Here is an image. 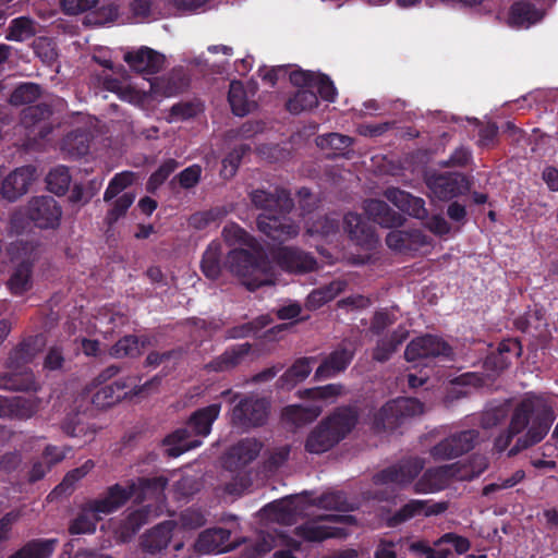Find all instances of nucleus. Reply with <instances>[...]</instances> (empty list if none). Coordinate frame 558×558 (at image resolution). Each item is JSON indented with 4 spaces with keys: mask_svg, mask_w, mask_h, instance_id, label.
Instances as JSON below:
<instances>
[{
    "mask_svg": "<svg viewBox=\"0 0 558 558\" xmlns=\"http://www.w3.org/2000/svg\"><path fill=\"white\" fill-rule=\"evenodd\" d=\"M397 322V316L389 308L376 311L371 319L369 331L375 336H380L384 331Z\"/></svg>",
    "mask_w": 558,
    "mask_h": 558,
    "instance_id": "62",
    "label": "nucleus"
},
{
    "mask_svg": "<svg viewBox=\"0 0 558 558\" xmlns=\"http://www.w3.org/2000/svg\"><path fill=\"white\" fill-rule=\"evenodd\" d=\"M448 509L447 502H433L428 500L412 499L403 505L387 518L389 527H397L414 517L423 514L424 517L438 515Z\"/></svg>",
    "mask_w": 558,
    "mask_h": 558,
    "instance_id": "16",
    "label": "nucleus"
},
{
    "mask_svg": "<svg viewBox=\"0 0 558 558\" xmlns=\"http://www.w3.org/2000/svg\"><path fill=\"white\" fill-rule=\"evenodd\" d=\"M222 236L229 246L243 245L254 248L256 245V240L235 222H230L223 227Z\"/></svg>",
    "mask_w": 558,
    "mask_h": 558,
    "instance_id": "49",
    "label": "nucleus"
},
{
    "mask_svg": "<svg viewBox=\"0 0 558 558\" xmlns=\"http://www.w3.org/2000/svg\"><path fill=\"white\" fill-rule=\"evenodd\" d=\"M27 213L33 225L41 230H56L62 217L59 203L49 195L32 197L27 204Z\"/></svg>",
    "mask_w": 558,
    "mask_h": 558,
    "instance_id": "12",
    "label": "nucleus"
},
{
    "mask_svg": "<svg viewBox=\"0 0 558 558\" xmlns=\"http://www.w3.org/2000/svg\"><path fill=\"white\" fill-rule=\"evenodd\" d=\"M175 525L174 521L167 520L147 531L141 537V548L143 553L156 555L165 550L172 538Z\"/></svg>",
    "mask_w": 558,
    "mask_h": 558,
    "instance_id": "25",
    "label": "nucleus"
},
{
    "mask_svg": "<svg viewBox=\"0 0 558 558\" xmlns=\"http://www.w3.org/2000/svg\"><path fill=\"white\" fill-rule=\"evenodd\" d=\"M458 463L427 469L415 483V493H433L442 489L450 478L458 477Z\"/></svg>",
    "mask_w": 558,
    "mask_h": 558,
    "instance_id": "22",
    "label": "nucleus"
},
{
    "mask_svg": "<svg viewBox=\"0 0 558 558\" xmlns=\"http://www.w3.org/2000/svg\"><path fill=\"white\" fill-rule=\"evenodd\" d=\"M228 101L233 114L244 117L251 111V102L247 99L244 85L240 81H232L229 86Z\"/></svg>",
    "mask_w": 558,
    "mask_h": 558,
    "instance_id": "44",
    "label": "nucleus"
},
{
    "mask_svg": "<svg viewBox=\"0 0 558 558\" xmlns=\"http://www.w3.org/2000/svg\"><path fill=\"white\" fill-rule=\"evenodd\" d=\"M452 349L448 342L437 336L424 335L411 340L405 350L404 359L416 362L435 357H449Z\"/></svg>",
    "mask_w": 558,
    "mask_h": 558,
    "instance_id": "13",
    "label": "nucleus"
},
{
    "mask_svg": "<svg viewBox=\"0 0 558 558\" xmlns=\"http://www.w3.org/2000/svg\"><path fill=\"white\" fill-rule=\"evenodd\" d=\"M7 254L12 265L33 270L41 256V245L38 241L19 239L8 245Z\"/></svg>",
    "mask_w": 558,
    "mask_h": 558,
    "instance_id": "23",
    "label": "nucleus"
},
{
    "mask_svg": "<svg viewBox=\"0 0 558 558\" xmlns=\"http://www.w3.org/2000/svg\"><path fill=\"white\" fill-rule=\"evenodd\" d=\"M10 369V372L0 375V389L25 392H36L39 389L34 372L31 368Z\"/></svg>",
    "mask_w": 558,
    "mask_h": 558,
    "instance_id": "29",
    "label": "nucleus"
},
{
    "mask_svg": "<svg viewBox=\"0 0 558 558\" xmlns=\"http://www.w3.org/2000/svg\"><path fill=\"white\" fill-rule=\"evenodd\" d=\"M40 350L38 337L23 339L9 354L8 368H22L29 364Z\"/></svg>",
    "mask_w": 558,
    "mask_h": 558,
    "instance_id": "35",
    "label": "nucleus"
},
{
    "mask_svg": "<svg viewBox=\"0 0 558 558\" xmlns=\"http://www.w3.org/2000/svg\"><path fill=\"white\" fill-rule=\"evenodd\" d=\"M357 422L359 413L355 408H337L310 432L304 445L305 450L313 454L329 451L354 429Z\"/></svg>",
    "mask_w": 558,
    "mask_h": 558,
    "instance_id": "3",
    "label": "nucleus"
},
{
    "mask_svg": "<svg viewBox=\"0 0 558 558\" xmlns=\"http://www.w3.org/2000/svg\"><path fill=\"white\" fill-rule=\"evenodd\" d=\"M223 265L250 291H256L260 287L274 283L269 260L260 251L230 250Z\"/></svg>",
    "mask_w": 558,
    "mask_h": 558,
    "instance_id": "6",
    "label": "nucleus"
},
{
    "mask_svg": "<svg viewBox=\"0 0 558 558\" xmlns=\"http://www.w3.org/2000/svg\"><path fill=\"white\" fill-rule=\"evenodd\" d=\"M124 61L129 66L141 74L153 75L158 73L165 63L163 54L143 46L136 51H129L124 54Z\"/></svg>",
    "mask_w": 558,
    "mask_h": 558,
    "instance_id": "21",
    "label": "nucleus"
},
{
    "mask_svg": "<svg viewBox=\"0 0 558 558\" xmlns=\"http://www.w3.org/2000/svg\"><path fill=\"white\" fill-rule=\"evenodd\" d=\"M222 245L218 241H211L205 250L202 260L201 269L204 276L210 280H216L220 277L222 268L221 262Z\"/></svg>",
    "mask_w": 558,
    "mask_h": 558,
    "instance_id": "39",
    "label": "nucleus"
},
{
    "mask_svg": "<svg viewBox=\"0 0 558 558\" xmlns=\"http://www.w3.org/2000/svg\"><path fill=\"white\" fill-rule=\"evenodd\" d=\"M35 25V21L29 16L15 17L10 22L5 38L17 43L29 39L36 35Z\"/></svg>",
    "mask_w": 558,
    "mask_h": 558,
    "instance_id": "46",
    "label": "nucleus"
},
{
    "mask_svg": "<svg viewBox=\"0 0 558 558\" xmlns=\"http://www.w3.org/2000/svg\"><path fill=\"white\" fill-rule=\"evenodd\" d=\"M314 357L298 359L279 378L281 388L291 389L296 384L303 381L312 372Z\"/></svg>",
    "mask_w": 558,
    "mask_h": 558,
    "instance_id": "40",
    "label": "nucleus"
},
{
    "mask_svg": "<svg viewBox=\"0 0 558 558\" xmlns=\"http://www.w3.org/2000/svg\"><path fill=\"white\" fill-rule=\"evenodd\" d=\"M220 410V403H211L194 411L185 426L175 429L162 440L163 446L167 447V454L178 458L182 453L202 446V438L210 434Z\"/></svg>",
    "mask_w": 558,
    "mask_h": 558,
    "instance_id": "4",
    "label": "nucleus"
},
{
    "mask_svg": "<svg viewBox=\"0 0 558 558\" xmlns=\"http://www.w3.org/2000/svg\"><path fill=\"white\" fill-rule=\"evenodd\" d=\"M135 179L136 175L132 171L116 173L109 181V184L104 193V201L108 203L116 198L123 190L131 186Z\"/></svg>",
    "mask_w": 558,
    "mask_h": 558,
    "instance_id": "54",
    "label": "nucleus"
},
{
    "mask_svg": "<svg viewBox=\"0 0 558 558\" xmlns=\"http://www.w3.org/2000/svg\"><path fill=\"white\" fill-rule=\"evenodd\" d=\"M271 256L275 263L287 272L306 274L317 267L314 255L294 246H279L271 252Z\"/></svg>",
    "mask_w": 558,
    "mask_h": 558,
    "instance_id": "15",
    "label": "nucleus"
},
{
    "mask_svg": "<svg viewBox=\"0 0 558 558\" xmlns=\"http://www.w3.org/2000/svg\"><path fill=\"white\" fill-rule=\"evenodd\" d=\"M89 134L84 129H76L66 134L63 147L75 157H83L89 150Z\"/></svg>",
    "mask_w": 558,
    "mask_h": 558,
    "instance_id": "47",
    "label": "nucleus"
},
{
    "mask_svg": "<svg viewBox=\"0 0 558 558\" xmlns=\"http://www.w3.org/2000/svg\"><path fill=\"white\" fill-rule=\"evenodd\" d=\"M136 492L134 482L126 486L120 484L111 485L104 496L93 499L86 504L84 510L71 521L69 533L71 535L90 534L96 531L97 521L101 514H110L123 507Z\"/></svg>",
    "mask_w": 558,
    "mask_h": 558,
    "instance_id": "5",
    "label": "nucleus"
},
{
    "mask_svg": "<svg viewBox=\"0 0 558 558\" xmlns=\"http://www.w3.org/2000/svg\"><path fill=\"white\" fill-rule=\"evenodd\" d=\"M7 288L15 296L24 295L33 288V270L24 266L13 265L12 272L7 281Z\"/></svg>",
    "mask_w": 558,
    "mask_h": 558,
    "instance_id": "43",
    "label": "nucleus"
},
{
    "mask_svg": "<svg viewBox=\"0 0 558 558\" xmlns=\"http://www.w3.org/2000/svg\"><path fill=\"white\" fill-rule=\"evenodd\" d=\"M318 106V96L315 92L306 88L298 89L286 101V109L292 114L308 111Z\"/></svg>",
    "mask_w": 558,
    "mask_h": 558,
    "instance_id": "42",
    "label": "nucleus"
},
{
    "mask_svg": "<svg viewBox=\"0 0 558 558\" xmlns=\"http://www.w3.org/2000/svg\"><path fill=\"white\" fill-rule=\"evenodd\" d=\"M51 116V106L40 102L24 108L21 113V122L26 129H32L37 124L45 123L39 130L40 137H45L51 131L50 125L47 123Z\"/></svg>",
    "mask_w": 558,
    "mask_h": 558,
    "instance_id": "36",
    "label": "nucleus"
},
{
    "mask_svg": "<svg viewBox=\"0 0 558 558\" xmlns=\"http://www.w3.org/2000/svg\"><path fill=\"white\" fill-rule=\"evenodd\" d=\"M544 12L526 0L515 1L509 9L508 23L514 27H530L539 22Z\"/></svg>",
    "mask_w": 558,
    "mask_h": 558,
    "instance_id": "31",
    "label": "nucleus"
},
{
    "mask_svg": "<svg viewBox=\"0 0 558 558\" xmlns=\"http://www.w3.org/2000/svg\"><path fill=\"white\" fill-rule=\"evenodd\" d=\"M269 507L275 511V518L278 522L287 525H291L295 522L299 510L294 504L293 497L272 502Z\"/></svg>",
    "mask_w": 558,
    "mask_h": 558,
    "instance_id": "58",
    "label": "nucleus"
},
{
    "mask_svg": "<svg viewBox=\"0 0 558 558\" xmlns=\"http://www.w3.org/2000/svg\"><path fill=\"white\" fill-rule=\"evenodd\" d=\"M93 466V461L88 460L82 466L71 470L65 474L63 481L54 488L53 492L72 490L75 483L86 476Z\"/></svg>",
    "mask_w": 558,
    "mask_h": 558,
    "instance_id": "64",
    "label": "nucleus"
},
{
    "mask_svg": "<svg viewBox=\"0 0 558 558\" xmlns=\"http://www.w3.org/2000/svg\"><path fill=\"white\" fill-rule=\"evenodd\" d=\"M354 355V345L351 342L342 341L317 367L315 377L326 378L343 372L350 365Z\"/></svg>",
    "mask_w": 558,
    "mask_h": 558,
    "instance_id": "20",
    "label": "nucleus"
},
{
    "mask_svg": "<svg viewBox=\"0 0 558 558\" xmlns=\"http://www.w3.org/2000/svg\"><path fill=\"white\" fill-rule=\"evenodd\" d=\"M57 544L58 539L56 538H34L26 542L8 558H50Z\"/></svg>",
    "mask_w": 558,
    "mask_h": 558,
    "instance_id": "38",
    "label": "nucleus"
},
{
    "mask_svg": "<svg viewBox=\"0 0 558 558\" xmlns=\"http://www.w3.org/2000/svg\"><path fill=\"white\" fill-rule=\"evenodd\" d=\"M126 388V383L121 380L101 386L93 395L92 403L98 409L110 408L129 395V392L125 391Z\"/></svg>",
    "mask_w": 558,
    "mask_h": 558,
    "instance_id": "37",
    "label": "nucleus"
},
{
    "mask_svg": "<svg viewBox=\"0 0 558 558\" xmlns=\"http://www.w3.org/2000/svg\"><path fill=\"white\" fill-rule=\"evenodd\" d=\"M497 353V356H495L497 360L495 362V367L498 369H504L510 364V361L505 357V354L513 353L515 357H520L523 353V347L521 341L517 338L504 339L498 344Z\"/></svg>",
    "mask_w": 558,
    "mask_h": 558,
    "instance_id": "57",
    "label": "nucleus"
},
{
    "mask_svg": "<svg viewBox=\"0 0 558 558\" xmlns=\"http://www.w3.org/2000/svg\"><path fill=\"white\" fill-rule=\"evenodd\" d=\"M509 412L508 402H504L497 405L487 407L480 418L481 426L483 428H493L499 425L502 421L506 420Z\"/></svg>",
    "mask_w": 558,
    "mask_h": 558,
    "instance_id": "59",
    "label": "nucleus"
},
{
    "mask_svg": "<svg viewBox=\"0 0 558 558\" xmlns=\"http://www.w3.org/2000/svg\"><path fill=\"white\" fill-rule=\"evenodd\" d=\"M190 84V78L182 68L173 69L165 76L157 77L151 83V89L156 94L170 97L183 92Z\"/></svg>",
    "mask_w": 558,
    "mask_h": 558,
    "instance_id": "33",
    "label": "nucleus"
},
{
    "mask_svg": "<svg viewBox=\"0 0 558 558\" xmlns=\"http://www.w3.org/2000/svg\"><path fill=\"white\" fill-rule=\"evenodd\" d=\"M36 168L23 166L9 173L1 184V195L9 202H15L27 193L29 185L35 180Z\"/></svg>",
    "mask_w": 558,
    "mask_h": 558,
    "instance_id": "17",
    "label": "nucleus"
},
{
    "mask_svg": "<svg viewBox=\"0 0 558 558\" xmlns=\"http://www.w3.org/2000/svg\"><path fill=\"white\" fill-rule=\"evenodd\" d=\"M353 520L352 515L342 514H325L317 515L294 529L296 536L306 542H323L328 538H341L345 536L342 527L328 526L320 524L323 521L327 522H348Z\"/></svg>",
    "mask_w": 558,
    "mask_h": 558,
    "instance_id": "9",
    "label": "nucleus"
},
{
    "mask_svg": "<svg viewBox=\"0 0 558 558\" xmlns=\"http://www.w3.org/2000/svg\"><path fill=\"white\" fill-rule=\"evenodd\" d=\"M253 206L262 214L256 219L258 230L272 241L283 243L300 232L299 225L289 217L294 208L291 193L281 186L259 187L250 193Z\"/></svg>",
    "mask_w": 558,
    "mask_h": 558,
    "instance_id": "2",
    "label": "nucleus"
},
{
    "mask_svg": "<svg viewBox=\"0 0 558 558\" xmlns=\"http://www.w3.org/2000/svg\"><path fill=\"white\" fill-rule=\"evenodd\" d=\"M149 510L146 507L131 511L122 521L121 529L129 535L136 534L148 521Z\"/></svg>",
    "mask_w": 558,
    "mask_h": 558,
    "instance_id": "60",
    "label": "nucleus"
},
{
    "mask_svg": "<svg viewBox=\"0 0 558 558\" xmlns=\"http://www.w3.org/2000/svg\"><path fill=\"white\" fill-rule=\"evenodd\" d=\"M202 168L198 165H192L184 170H182L179 174H177L171 181L170 185L174 189V185L178 183L182 189L190 190L194 187L201 180Z\"/></svg>",
    "mask_w": 558,
    "mask_h": 558,
    "instance_id": "63",
    "label": "nucleus"
},
{
    "mask_svg": "<svg viewBox=\"0 0 558 558\" xmlns=\"http://www.w3.org/2000/svg\"><path fill=\"white\" fill-rule=\"evenodd\" d=\"M231 532L223 527H213L203 531L196 542L195 549L199 554H220L232 548Z\"/></svg>",
    "mask_w": 558,
    "mask_h": 558,
    "instance_id": "26",
    "label": "nucleus"
},
{
    "mask_svg": "<svg viewBox=\"0 0 558 558\" xmlns=\"http://www.w3.org/2000/svg\"><path fill=\"white\" fill-rule=\"evenodd\" d=\"M41 92V86L37 83H20L11 93L9 102L15 107L31 105L40 98Z\"/></svg>",
    "mask_w": 558,
    "mask_h": 558,
    "instance_id": "45",
    "label": "nucleus"
},
{
    "mask_svg": "<svg viewBox=\"0 0 558 558\" xmlns=\"http://www.w3.org/2000/svg\"><path fill=\"white\" fill-rule=\"evenodd\" d=\"M204 111V104L201 99L180 101L170 108V118L172 121H185L197 117Z\"/></svg>",
    "mask_w": 558,
    "mask_h": 558,
    "instance_id": "50",
    "label": "nucleus"
},
{
    "mask_svg": "<svg viewBox=\"0 0 558 558\" xmlns=\"http://www.w3.org/2000/svg\"><path fill=\"white\" fill-rule=\"evenodd\" d=\"M343 229L351 241L365 248H373L377 242L375 228L360 214L348 213L343 217Z\"/></svg>",
    "mask_w": 558,
    "mask_h": 558,
    "instance_id": "18",
    "label": "nucleus"
},
{
    "mask_svg": "<svg viewBox=\"0 0 558 558\" xmlns=\"http://www.w3.org/2000/svg\"><path fill=\"white\" fill-rule=\"evenodd\" d=\"M140 353V341L135 335L122 337L110 349V355L116 359L134 357Z\"/></svg>",
    "mask_w": 558,
    "mask_h": 558,
    "instance_id": "55",
    "label": "nucleus"
},
{
    "mask_svg": "<svg viewBox=\"0 0 558 558\" xmlns=\"http://www.w3.org/2000/svg\"><path fill=\"white\" fill-rule=\"evenodd\" d=\"M71 180L70 170L65 166H58L51 169L46 178L48 190L58 196L66 194Z\"/></svg>",
    "mask_w": 558,
    "mask_h": 558,
    "instance_id": "48",
    "label": "nucleus"
},
{
    "mask_svg": "<svg viewBox=\"0 0 558 558\" xmlns=\"http://www.w3.org/2000/svg\"><path fill=\"white\" fill-rule=\"evenodd\" d=\"M61 428L65 435L89 442L95 438L99 427L87 412L74 411L66 414Z\"/></svg>",
    "mask_w": 558,
    "mask_h": 558,
    "instance_id": "24",
    "label": "nucleus"
},
{
    "mask_svg": "<svg viewBox=\"0 0 558 558\" xmlns=\"http://www.w3.org/2000/svg\"><path fill=\"white\" fill-rule=\"evenodd\" d=\"M322 412V407L310 405L304 407L301 404L288 405L282 411V417L284 421L301 426L316 420Z\"/></svg>",
    "mask_w": 558,
    "mask_h": 558,
    "instance_id": "41",
    "label": "nucleus"
},
{
    "mask_svg": "<svg viewBox=\"0 0 558 558\" xmlns=\"http://www.w3.org/2000/svg\"><path fill=\"white\" fill-rule=\"evenodd\" d=\"M225 215L226 210L223 208L215 207L192 214L187 219V223L189 227L195 230H204L213 223L220 221Z\"/></svg>",
    "mask_w": 558,
    "mask_h": 558,
    "instance_id": "51",
    "label": "nucleus"
},
{
    "mask_svg": "<svg viewBox=\"0 0 558 558\" xmlns=\"http://www.w3.org/2000/svg\"><path fill=\"white\" fill-rule=\"evenodd\" d=\"M269 323L266 316H260L253 322L245 323L239 326H234L227 330V338L229 339H242L250 337L257 330L264 328Z\"/></svg>",
    "mask_w": 558,
    "mask_h": 558,
    "instance_id": "61",
    "label": "nucleus"
},
{
    "mask_svg": "<svg viewBox=\"0 0 558 558\" xmlns=\"http://www.w3.org/2000/svg\"><path fill=\"white\" fill-rule=\"evenodd\" d=\"M384 196L398 207L401 211L417 219H425L428 211L425 207V201L421 197L413 196L409 192L399 187H388L384 192Z\"/></svg>",
    "mask_w": 558,
    "mask_h": 558,
    "instance_id": "27",
    "label": "nucleus"
},
{
    "mask_svg": "<svg viewBox=\"0 0 558 558\" xmlns=\"http://www.w3.org/2000/svg\"><path fill=\"white\" fill-rule=\"evenodd\" d=\"M269 413V403L264 398L246 396L232 409L230 422L234 427L250 429L263 426Z\"/></svg>",
    "mask_w": 558,
    "mask_h": 558,
    "instance_id": "8",
    "label": "nucleus"
},
{
    "mask_svg": "<svg viewBox=\"0 0 558 558\" xmlns=\"http://www.w3.org/2000/svg\"><path fill=\"white\" fill-rule=\"evenodd\" d=\"M364 209L374 222L385 228L400 227L404 222V217L401 214L380 199L365 201Z\"/></svg>",
    "mask_w": 558,
    "mask_h": 558,
    "instance_id": "30",
    "label": "nucleus"
},
{
    "mask_svg": "<svg viewBox=\"0 0 558 558\" xmlns=\"http://www.w3.org/2000/svg\"><path fill=\"white\" fill-rule=\"evenodd\" d=\"M316 506L326 510L348 511L349 502L343 492H327L312 501Z\"/></svg>",
    "mask_w": 558,
    "mask_h": 558,
    "instance_id": "53",
    "label": "nucleus"
},
{
    "mask_svg": "<svg viewBox=\"0 0 558 558\" xmlns=\"http://www.w3.org/2000/svg\"><path fill=\"white\" fill-rule=\"evenodd\" d=\"M476 429H465L451 434L433 446L429 454L434 460H451L471 451L478 441Z\"/></svg>",
    "mask_w": 558,
    "mask_h": 558,
    "instance_id": "11",
    "label": "nucleus"
},
{
    "mask_svg": "<svg viewBox=\"0 0 558 558\" xmlns=\"http://www.w3.org/2000/svg\"><path fill=\"white\" fill-rule=\"evenodd\" d=\"M425 182L433 195L440 201H450L471 190V181L461 172L433 173L426 177Z\"/></svg>",
    "mask_w": 558,
    "mask_h": 558,
    "instance_id": "10",
    "label": "nucleus"
},
{
    "mask_svg": "<svg viewBox=\"0 0 558 558\" xmlns=\"http://www.w3.org/2000/svg\"><path fill=\"white\" fill-rule=\"evenodd\" d=\"M424 469V461L420 458L403 459L377 472L373 476L375 485L397 484L400 486L412 483Z\"/></svg>",
    "mask_w": 558,
    "mask_h": 558,
    "instance_id": "14",
    "label": "nucleus"
},
{
    "mask_svg": "<svg viewBox=\"0 0 558 558\" xmlns=\"http://www.w3.org/2000/svg\"><path fill=\"white\" fill-rule=\"evenodd\" d=\"M423 411L424 404L415 398L392 399L369 416V426L375 434L393 432Z\"/></svg>",
    "mask_w": 558,
    "mask_h": 558,
    "instance_id": "7",
    "label": "nucleus"
},
{
    "mask_svg": "<svg viewBox=\"0 0 558 558\" xmlns=\"http://www.w3.org/2000/svg\"><path fill=\"white\" fill-rule=\"evenodd\" d=\"M555 420L556 413L550 402L543 396L529 392L514 407L508 428L495 438L494 449L504 452L513 438L525 430L508 451V457H514L539 444L549 433Z\"/></svg>",
    "mask_w": 558,
    "mask_h": 558,
    "instance_id": "1",
    "label": "nucleus"
},
{
    "mask_svg": "<svg viewBox=\"0 0 558 558\" xmlns=\"http://www.w3.org/2000/svg\"><path fill=\"white\" fill-rule=\"evenodd\" d=\"M408 335V330L398 327L391 333L378 339L373 349V360L379 363L389 361L398 348L407 340Z\"/></svg>",
    "mask_w": 558,
    "mask_h": 558,
    "instance_id": "34",
    "label": "nucleus"
},
{
    "mask_svg": "<svg viewBox=\"0 0 558 558\" xmlns=\"http://www.w3.org/2000/svg\"><path fill=\"white\" fill-rule=\"evenodd\" d=\"M135 201V194L131 192L123 193L114 199L112 207L107 211L105 222L112 227L120 218L124 217L129 208Z\"/></svg>",
    "mask_w": 558,
    "mask_h": 558,
    "instance_id": "56",
    "label": "nucleus"
},
{
    "mask_svg": "<svg viewBox=\"0 0 558 558\" xmlns=\"http://www.w3.org/2000/svg\"><path fill=\"white\" fill-rule=\"evenodd\" d=\"M386 244L393 251L411 253L430 245L432 239L420 229L392 230L386 236Z\"/></svg>",
    "mask_w": 558,
    "mask_h": 558,
    "instance_id": "19",
    "label": "nucleus"
},
{
    "mask_svg": "<svg viewBox=\"0 0 558 558\" xmlns=\"http://www.w3.org/2000/svg\"><path fill=\"white\" fill-rule=\"evenodd\" d=\"M251 349L252 345L248 342L231 345L219 356L210 361L207 368L214 372L231 371L242 363L243 359L251 352Z\"/></svg>",
    "mask_w": 558,
    "mask_h": 558,
    "instance_id": "32",
    "label": "nucleus"
},
{
    "mask_svg": "<svg viewBox=\"0 0 558 558\" xmlns=\"http://www.w3.org/2000/svg\"><path fill=\"white\" fill-rule=\"evenodd\" d=\"M262 444L254 438L241 439L228 451L225 465L230 470H239L253 462L259 454Z\"/></svg>",
    "mask_w": 558,
    "mask_h": 558,
    "instance_id": "28",
    "label": "nucleus"
},
{
    "mask_svg": "<svg viewBox=\"0 0 558 558\" xmlns=\"http://www.w3.org/2000/svg\"><path fill=\"white\" fill-rule=\"evenodd\" d=\"M353 144V138L340 133H328L316 137V145L322 149H331L335 153L343 154Z\"/></svg>",
    "mask_w": 558,
    "mask_h": 558,
    "instance_id": "52",
    "label": "nucleus"
}]
</instances>
